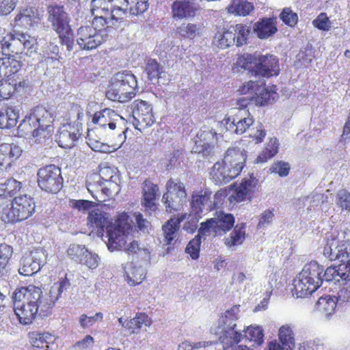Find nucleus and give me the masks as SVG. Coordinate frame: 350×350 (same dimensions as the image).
I'll return each instance as SVG.
<instances>
[{"mask_svg": "<svg viewBox=\"0 0 350 350\" xmlns=\"http://www.w3.org/2000/svg\"><path fill=\"white\" fill-rule=\"evenodd\" d=\"M12 297L15 313L24 325L37 318L48 317L56 301L50 293L43 295L42 289L33 285L16 289Z\"/></svg>", "mask_w": 350, "mask_h": 350, "instance_id": "f257e3e1", "label": "nucleus"}, {"mask_svg": "<svg viewBox=\"0 0 350 350\" xmlns=\"http://www.w3.org/2000/svg\"><path fill=\"white\" fill-rule=\"evenodd\" d=\"M88 221V224L92 228L101 231L106 227L107 247L111 251L120 250L124 247L127 234L133 223L127 213H122L118 216L114 224H109L108 214L98 209L89 213Z\"/></svg>", "mask_w": 350, "mask_h": 350, "instance_id": "f03ea898", "label": "nucleus"}, {"mask_svg": "<svg viewBox=\"0 0 350 350\" xmlns=\"http://www.w3.org/2000/svg\"><path fill=\"white\" fill-rule=\"evenodd\" d=\"M51 113L42 106L36 107L18 126V133L23 136L38 138L48 137L52 132Z\"/></svg>", "mask_w": 350, "mask_h": 350, "instance_id": "7ed1b4c3", "label": "nucleus"}, {"mask_svg": "<svg viewBox=\"0 0 350 350\" xmlns=\"http://www.w3.org/2000/svg\"><path fill=\"white\" fill-rule=\"evenodd\" d=\"M137 82L135 76L129 71L118 72L109 81L106 97L113 101L126 103L136 94Z\"/></svg>", "mask_w": 350, "mask_h": 350, "instance_id": "20e7f679", "label": "nucleus"}, {"mask_svg": "<svg viewBox=\"0 0 350 350\" xmlns=\"http://www.w3.org/2000/svg\"><path fill=\"white\" fill-rule=\"evenodd\" d=\"M243 59L244 62L240 66L252 75L269 77L278 74V62L273 55L247 54Z\"/></svg>", "mask_w": 350, "mask_h": 350, "instance_id": "39448f33", "label": "nucleus"}, {"mask_svg": "<svg viewBox=\"0 0 350 350\" xmlns=\"http://www.w3.org/2000/svg\"><path fill=\"white\" fill-rule=\"evenodd\" d=\"M48 21L59 36L61 44H72V32L69 25L68 14L63 6L50 5L47 9Z\"/></svg>", "mask_w": 350, "mask_h": 350, "instance_id": "423d86ee", "label": "nucleus"}, {"mask_svg": "<svg viewBox=\"0 0 350 350\" xmlns=\"http://www.w3.org/2000/svg\"><path fill=\"white\" fill-rule=\"evenodd\" d=\"M167 191L163 195L162 202L167 212L180 211L187 200L185 185L180 181L170 179L166 184Z\"/></svg>", "mask_w": 350, "mask_h": 350, "instance_id": "0eeeda50", "label": "nucleus"}, {"mask_svg": "<svg viewBox=\"0 0 350 350\" xmlns=\"http://www.w3.org/2000/svg\"><path fill=\"white\" fill-rule=\"evenodd\" d=\"M37 176L38 186L47 193H57L63 187L61 169L55 165H48L40 168Z\"/></svg>", "mask_w": 350, "mask_h": 350, "instance_id": "6e6552de", "label": "nucleus"}, {"mask_svg": "<svg viewBox=\"0 0 350 350\" xmlns=\"http://www.w3.org/2000/svg\"><path fill=\"white\" fill-rule=\"evenodd\" d=\"M223 123L227 131L241 135L250 129L254 120L248 109H231L228 116L224 119Z\"/></svg>", "mask_w": 350, "mask_h": 350, "instance_id": "1a4fd4ad", "label": "nucleus"}, {"mask_svg": "<svg viewBox=\"0 0 350 350\" xmlns=\"http://www.w3.org/2000/svg\"><path fill=\"white\" fill-rule=\"evenodd\" d=\"M46 258L45 251L40 247L25 252L20 260L18 273L24 276L33 275L44 265Z\"/></svg>", "mask_w": 350, "mask_h": 350, "instance_id": "9d476101", "label": "nucleus"}, {"mask_svg": "<svg viewBox=\"0 0 350 350\" xmlns=\"http://www.w3.org/2000/svg\"><path fill=\"white\" fill-rule=\"evenodd\" d=\"M92 122L105 129L108 128L110 131L115 130L118 126L122 131V133L119 134L120 138L121 139L126 138L125 132L127 129H123L122 128L124 125V119L116 113L114 110L105 108L102 111L96 112L92 118Z\"/></svg>", "mask_w": 350, "mask_h": 350, "instance_id": "9b49d317", "label": "nucleus"}, {"mask_svg": "<svg viewBox=\"0 0 350 350\" xmlns=\"http://www.w3.org/2000/svg\"><path fill=\"white\" fill-rule=\"evenodd\" d=\"M250 33L249 27L241 24H237L228 30L217 31L213 38V44H243L246 42Z\"/></svg>", "mask_w": 350, "mask_h": 350, "instance_id": "f8f14e48", "label": "nucleus"}, {"mask_svg": "<svg viewBox=\"0 0 350 350\" xmlns=\"http://www.w3.org/2000/svg\"><path fill=\"white\" fill-rule=\"evenodd\" d=\"M35 210L33 199L26 194L20 195L12 199V224L29 218Z\"/></svg>", "mask_w": 350, "mask_h": 350, "instance_id": "ddd939ff", "label": "nucleus"}, {"mask_svg": "<svg viewBox=\"0 0 350 350\" xmlns=\"http://www.w3.org/2000/svg\"><path fill=\"white\" fill-rule=\"evenodd\" d=\"M133 117V124L139 130L151 126L155 121L151 105L144 100L134 102Z\"/></svg>", "mask_w": 350, "mask_h": 350, "instance_id": "4468645a", "label": "nucleus"}, {"mask_svg": "<svg viewBox=\"0 0 350 350\" xmlns=\"http://www.w3.org/2000/svg\"><path fill=\"white\" fill-rule=\"evenodd\" d=\"M217 135V133L213 129L204 128L200 130L191 152L202 154L203 157L211 156L214 152Z\"/></svg>", "mask_w": 350, "mask_h": 350, "instance_id": "2eb2a0df", "label": "nucleus"}, {"mask_svg": "<svg viewBox=\"0 0 350 350\" xmlns=\"http://www.w3.org/2000/svg\"><path fill=\"white\" fill-rule=\"evenodd\" d=\"M191 213L196 218L213 210L212 205V191L208 189L193 193L190 202Z\"/></svg>", "mask_w": 350, "mask_h": 350, "instance_id": "dca6fc26", "label": "nucleus"}, {"mask_svg": "<svg viewBox=\"0 0 350 350\" xmlns=\"http://www.w3.org/2000/svg\"><path fill=\"white\" fill-rule=\"evenodd\" d=\"M99 185L100 190L107 196H111L113 194H116L120 191V186L118 182L120 178L116 174H113V170L110 167H105L100 170Z\"/></svg>", "mask_w": 350, "mask_h": 350, "instance_id": "f3484780", "label": "nucleus"}, {"mask_svg": "<svg viewBox=\"0 0 350 350\" xmlns=\"http://www.w3.org/2000/svg\"><path fill=\"white\" fill-rule=\"evenodd\" d=\"M22 153L21 148L15 144L3 143L0 144V168L7 170Z\"/></svg>", "mask_w": 350, "mask_h": 350, "instance_id": "a211bd4d", "label": "nucleus"}, {"mask_svg": "<svg viewBox=\"0 0 350 350\" xmlns=\"http://www.w3.org/2000/svg\"><path fill=\"white\" fill-rule=\"evenodd\" d=\"M237 170H231L229 165H226L224 160L216 162L210 172L212 180L217 185L226 184L237 176Z\"/></svg>", "mask_w": 350, "mask_h": 350, "instance_id": "6ab92c4d", "label": "nucleus"}, {"mask_svg": "<svg viewBox=\"0 0 350 350\" xmlns=\"http://www.w3.org/2000/svg\"><path fill=\"white\" fill-rule=\"evenodd\" d=\"M215 334L219 335V340L223 345L224 349L234 347V345L239 342L243 336L241 330L237 329L236 327L218 326V331Z\"/></svg>", "mask_w": 350, "mask_h": 350, "instance_id": "aec40b11", "label": "nucleus"}, {"mask_svg": "<svg viewBox=\"0 0 350 350\" xmlns=\"http://www.w3.org/2000/svg\"><path fill=\"white\" fill-rule=\"evenodd\" d=\"M198 9L196 0H178L174 1L172 5L174 17L178 18L193 16Z\"/></svg>", "mask_w": 350, "mask_h": 350, "instance_id": "412c9836", "label": "nucleus"}, {"mask_svg": "<svg viewBox=\"0 0 350 350\" xmlns=\"http://www.w3.org/2000/svg\"><path fill=\"white\" fill-rule=\"evenodd\" d=\"M247 156L245 152L240 148H230L225 154L224 163L229 165L231 170H237V176L240 174L244 167Z\"/></svg>", "mask_w": 350, "mask_h": 350, "instance_id": "4be33fe9", "label": "nucleus"}, {"mask_svg": "<svg viewBox=\"0 0 350 350\" xmlns=\"http://www.w3.org/2000/svg\"><path fill=\"white\" fill-rule=\"evenodd\" d=\"M159 187L149 180H146L142 183L143 198L142 204L144 206L150 211H154L157 208L156 200L159 196Z\"/></svg>", "mask_w": 350, "mask_h": 350, "instance_id": "5701e85b", "label": "nucleus"}, {"mask_svg": "<svg viewBox=\"0 0 350 350\" xmlns=\"http://www.w3.org/2000/svg\"><path fill=\"white\" fill-rule=\"evenodd\" d=\"M258 180L254 177H250L248 179H244L236 188L234 193L230 197L237 202L244 201L251 198V195L254 192L257 185Z\"/></svg>", "mask_w": 350, "mask_h": 350, "instance_id": "b1692460", "label": "nucleus"}, {"mask_svg": "<svg viewBox=\"0 0 350 350\" xmlns=\"http://www.w3.org/2000/svg\"><path fill=\"white\" fill-rule=\"evenodd\" d=\"M323 271L324 269L323 266L319 265L317 262H310L304 265L299 274L304 278V280L306 278L311 283L317 284L318 288L323 282L322 278Z\"/></svg>", "mask_w": 350, "mask_h": 350, "instance_id": "393cba45", "label": "nucleus"}, {"mask_svg": "<svg viewBox=\"0 0 350 350\" xmlns=\"http://www.w3.org/2000/svg\"><path fill=\"white\" fill-rule=\"evenodd\" d=\"M254 32L260 39L272 36L277 31L276 18H264L254 25Z\"/></svg>", "mask_w": 350, "mask_h": 350, "instance_id": "a878e982", "label": "nucleus"}, {"mask_svg": "<svg viewBox=\"0 0 350 350\" xmlns=\"http://www.w3.org/2000/svg\"><path fill=\"white\" fill-rule=\"evenodd\" d=\"M80 133L70 125H64L59 130L58 134L56 135V141L59 146L64 148H70L75 145V142L77 140Z\"/></svg>", "mask_w": 350, "mask_h": 350, "instance_id": "bb28decb", "label": "nucleus"}, {"mask_svg": "<svg viewBox=\"0 0 350 350\" xmlns=\"http://www.w3.org/2000/svg\"><path fill=\"white\" fill-rule=\"evenodd\" d=\"M21 68L20 62L14 58L2 57L0 59V81L5 79L12 80L11 77Z\"/></svg>", "mask_w": 350, "mask_h": 350, "instance_id": "cd10ccee", "label": "nucleus"}, {"mask_svg": "<svg viewBox=\"0 0 350 350\" xmlns=\"http://www.w3.org/2000/svg\"><path fill=\"white\" fill-rule=\"evenodd\" d=\"M301 277V274H299V276L297 279L294 280L293 286L294 288L292 290L293 295H295L297 297H305L309 295H311L317 289V284H314V283H311L306 278Z\"/></svg>", "mask_w": 350, "mask_h": 350, "instance_id": "c85d7f7f", "label": "nucleus"}, {"mask_svg": "<svg viewBox=\"0 0 350 350\" xmlns=\"http://www.w3.org/2000/svg\"><path fill=\"white\" fill-rule=\"evenodd\" d=\"M17 25L26 28L33 27L39 23L38 10L34 8L23 9L15 18Z\"/></svg>", "mask_w": 350, "mask_h": 350, "instance_id": "c756f323", "label": "nucleus"}, {"mask_svg": "<svg viewBox=\"0 0 350 350\" xmlns=\"http://www.w3.org/2000/svg\"><path fill=\"white\" fill-rule=\"evenodd\" d=\"M2 29L0 27V33ZM12 42H18L21 44H36L37 39L35 36L16 30L8 33L1 38L0 37V44H11Z\"/></svg>", "mask_w": 350, "mask_h": 350, "instance_id": "7c9ffc66", "label": "nucleus"}, {"mask_svg": "<svg viewBox=\"0 0 350 350\" xmlns=\"http://www.w3.org/2000/svg\"><path fill=\"white\" fill-rule=\"evenodd\" d=\"M214 219H215L216 230L218 234H225L234 227L235 219L231 213L220 211L216 212Z\"/></svg>", "mask_w": 350, "mask_h": 350, "instance_id": "2f4dec72", "label": "nucleus"}, {"mask_svg": "<svg viewBox=\"0 0 350 350\" xmlns=\"http://www.w3.org/2000/svg\"><path fill=\"white\" fill-rule=\"evenodd\" d=\"M125 269L127 282L131 286L142 283L146 277V270L141 265L135 266L133 262H131L126 265Z\"/></svg>", "mask_w": 350, "mask_h": 350, "instance_id": "473e14b6", "label": "nucleus"}, {"mask_svg": "<svg viewBox=\"0 0 350 350\" xmlns=\"http://www.w3.org/2000/svg\"><path fill=\"white\" fill-rule=\"evenodd\" d=\"M0 83V100L10 98L14 92H21L26 85L25 81L17 83L15 79H5Z\"/></svg>", "mask_w": 350, "mask_h": 350, "instance_id": "72a5a7b5", "label": "nucleus"}, {"mask_svg": "<svg viewBox=\"0 0 350 350\" xmlns=\"http://www.w3.org/2000/svg\"><path fill=\"white\" fill-rule=\"evenodd\" d=\"M341 240L338 237L329 234L326 238L323 247V255L331 261L338 260Z\"/></svg>", "mask_w": 350, "mask_h": 350, "instance_id": "f704fd0d", "label": "nucleus"}, {"mask_svg": "<svg viewBox=\"0 0 350 350\" xmlns=\"http://www.w3.org/2000/svg\"><path fill=\"white\" fill-rule=\"evenodd\" d=\"M113 3V7L117 8L119 11L126 10L129 5V0H92L91 5L94 6V10L102 8V11L107 12L111 9V3Z\"/></svg>", "mask_w": 350, "mask_h": 350, "instance_id": "c9c22d12", "label": "nucleus"}, {"mask_svg": "<svg viewBox=\"0 0 350 350\" xmlns=\"http://www.w3.org/2000/svg\"><path fill=\"white\" fill-rule=\"evenodd\" d=\"M245 224L244 223L238 224L234 227L233 230L231 232L228 237L224 239L225 244L230 247L232 246L241 245L245 240Z\"/></svg>", "mask_w": 350, "mask_h": 350, "instance_id": "e433bc0d", "label": "nucleus"}, {"mask_svg": "<svg viewBox=\"0 0 350 350\" xmlns=\"http://www.w3.org/2000/svg\"><path fill=\"white\" fill-rule=\"evenodd\" d=\"M253 10L252 3L247 0H232L228 7L229 13L243 16L249 15Z\"/></svg>", "mask_w": 350, "mask_h": 350, "instance_id": "4c0bfd02", "label": "nucleus"}, {"mask_svg": "<svg viewBox=\"0 0 350 350\" xmlns=\"http://www.w3.org/2000/svg\"><path fill=\"white\" fill-rule=\"evenodd\" d=\"M22 183L13 178L7 179L4 183H0V194H5L8 198L14 199V196L21 192Z\"/></svg>", "mask_w": 350, "mask_h": 350, "instance_id": "58836bf2", "label": "nucleus"}, {"mask_svg": "<svg viewBox=\"0 0 350 350\" xmlns=\"http://www.w3.org/2000/svg\"><path fill=\"white\" fill-rule=\"evenodd\" d=\"M29 338L32 345L36 348L47 350L49 344L54 341L53 336L49 333L31 332Z\"/></svg>", "mask_w": 350, "mask_h": 350, "instance_id": "ea45409f", "label": "nucleus"}, {"mask_svg": "<svg viewBox=\"0 0 350 350\" xmlns=\"http://www.w3.org/2000/svg\"><path fill=\"white\" fill-rule=\"evenodd\" d=\"M12 199L0 194V218L4 223H12Z\"/></svg>", "mask_w": 350, "mask_h": 350, "instance_id": "a19ab883", "label": "nucleus"}, {"mask_svg": "<svg viewBox=\"0 0 350 350\" xmlns=\"http://www.w3.org/2000/svg\"><path fill=\"white\" fill-rule=\"evenodd\" d=\"M336 305V300L333 297H321L317 303V308L323 313L327 319H329L334 312Z\"/></svg>", "mask_w": 350, "mask_h": 350, "instance_id": "79ce46f5", "label": "nucleus"}, {"mask_svg": "<svg viewBox=\"0 0 350 350\" xmlns=\"http://www.w3.org/2000/svg\"><path fill=\"white\" fill-rule=\"evenodd\" d=\"M279 143L276 138H271L265 150L258 155L256 161L265 163L273 157L278 152Z\"/></svg>", "mask_w": 350, "mask_h": 350, "instance_id": "37998d69", "label": "nucleus"}, {"mask_svg": "<svg viewBox=\"0 0 350 350\" xmlns=\"http://www.w3.org/2000/svg\"><path fill=\"white\" fill-rule=\"evenodd\" d=\"M145 72L150 81H157L163 72V67L157 61L150 58L146 61Z\"/></svg>", "mask_w": 350, "mask_h": 350, "instance_id": "c03bdc74", "label": "nucleus"}, {"mask_svg": "<svg viewBox=\"0 0 350 350\" xmlns=\"http://www.w3.org/2000/svg\"><path fill=\"white\" fill-rule=\"evenodd\" d=\"M151 320L145 313H138L136 316L128 321L126 324L122 323V327H124L129 329H142L144 326L145 327H149L151 325Z\"/></svg>", "mask_w": 350, "mask_h": 350, "instance_id": "a18cd8bd", "label": "nucleus"}, {"mask_svg": "<svg viewBox=\"0 0 350 350\" xmlns=\"http://www.w3.org/2000/svg\"><path fill=\"white\" fill-rule=\"evenodd\" d=\"M240 306H234L230 310L226 311L219 320V326L237 327L234 323L239 318Z\"/></svg>", "mask_w": 350, "mask_h": 350, "instance_id": "49530a36", "label": "nucleus"}, {"mask_svg": "<svg viewBox=\"0 0 350 350\" xmlns=\"http://www.w3.org/2000/svg\"><path fill=\"white\" fill-rule=\"evenodd\" d=\"M13 253L12 247L7 244H0V277L8 273L7 265Z\"/></svg>", "mask_w": 350, "mask_h": 350, "instance_id": "de8ad7c7", "label": "nucleus"}, {"mask_svg": "<svg viewBox=\"0 0 350 350\" xmlns=\"http://www.w3.org/2000/svg\"><path fill=\"white\" fill-rule=\"evenodd\" d=\"M279 338L284 349H292L295 346L293 332L290 326L282 325L279 330Z\"/></svg>", "mask_w": 350, "mask_h": 350, "instance_id": "09e8293b", "label": "nucleus"}, {"mask_svg": "<svg viewBox=\"0 0 350 350\" xmlns=\"http://www.w3.org/2000/svg\"><path fill=\"white\" fill-rule=\"evenodd\" d=\"M81 37L79 38L84 44H100V40H98L99 35L96 33V29L90 27H81L78 33Z\"/></svg>", "mask_w": 350, "mask_h": 350, "instance_id": "8fccbe9b", "label": "nucleus"}, {"mask_svg": "<svg viewBox=\"0 0 350 350\" xmlns=\"http://www.w3.org/2000/svg\"><path fill=\"white\" fill-rule=\"evenodd\" d=\"M163 232V242L166 245L172 244V242L176 237L177 232L179 230L172 220L169 219L162 227Z\"/></svg>", "mask_w": 350, "mask_h": 350, "instance_id": "3c124183", "label": "nucleus"}, {"mask_svg": "<svg viewBox=\"0 0 350 350\" xmlns=\"http://www.w3.org/2000/svg\"><path fill=\"white\" fill-rule=\"evenodd\" d=\"M200 28L195 24L183 23L176 29V33L181 38H194L199 33Z\"/></svg>", "mask_w": 350, "mask_h": 350, "instance_id": "603ef678", "label": "nucleus"}, {"mask_svg": "<svg viewBox=\"0 0 350 350\" xmlns=\"http://www.w3.org/2000/svg\"><path fill=\"white\" fill-rule=\"evenodd\" d=\"M88 249L84 245L72 244L69 246L67 254L71 260L81 263Z\"/></svg>", "mask_w": 350, "mask_h": 350, "instance_id": "864d4df0", "label": "nucleus"}, {"mask_svg": "<svg viewBox=\"0 0 350 350\" xmlns=\"http://www.w3.org/2000/svg\"><path fill=\"white\" fill-rule=\"evenodd\" d=\"M95 8L92 5L91 11L92 13V15L94 16V18L92 21L93 25H96V27H99L98 24L100 25V27H104L105 24L107 23V16L111 15V19L115 18L114 15L113 14V12L114 10H111V13H109V10L107 12L102 11V8H97L98 10H94Z\"/></svg>", "mask_w": 350, "mask_h": 350, "instance_id": "5fc2aeb1", "label": "nucleus"}, {"mask_svg": "<svg viewBox=\"0 0 350 350\" xmlns=\"http://www.w3.org/2000/svg\"><path fill=\"white\" fill-rule=\"evenodd\" d=\"M200 245L201 237L196 235L189 242L185 248V252L189 254L193 259H197L199 257Z\"/></svg>", "mask_w": 350, "mask_h": 350, "instance_id": "6e6d98bb", "label": "nucleus"}, {"mask_svg": "<svg viewBox=\"0 0 350 350\" xmlns=\"http://www.w3.org/2000/svg\"><path fill=\"white\" fill-rule=\"evenodd\" d=\"M212 232L218 234L216 230L215 219L214 217L201 223L197 236H209Z\"/></svg>", "mask_w": 350, "mask_h": 350, "instance_id": "4d7b16f0", "label": "nucleus"}, {"mask_svg": "<svg viewBox=\"0 0 350 350\" xmlns=\"http://www.w3.org/2000/svg\"><path fill=\"white\" fill-rule=\"evenodd\" d=\"M262 83L263 82H261V85L257 84L254 93L255 104H259L260 105L267 103L270 96L269 92L262 86Z\"/></svg>", "mask_w": 350, "mask_h": 350, "instance_id": "13d9d810", "label": "nucleus"}, {"mask_svg": "<svg viewBox=\"0 0 350 350\" xmlns=\"http://www.w3.org/2000/svg\"><path fill=\"white\" fill-rule=\"evenodd\" d=\"M280 18L286 25L291 27H294L298 20L297 14L290 8H284L280 14Z\"/></svg>", "mask_w": 350, "mask_h": 350, "instance_id": "bf43d9fd", "label": "nucleus"}, {"mask_svg": "<svg viewBox=\"0 0 350 350\" xmlns=\"http://www.w3.org/2000/svg\"><path fill=\"white\" fill-rule=\"evenodd\" d=\"M269 170L272 173L278 174L280 176H287L290 171V165L288 163L283 161H278L274 162Z\"/></svg>", "mask_w": 350, "mask_h": 350, "instance_id": "052dcab7", "label": "nucleus"}, {"mask_svg": "<svg viewBox=\"0 0 350 350\" xmlns=\"http://www.w3.org/2000/svg\"><path fill=\"white\" fill-rule=\"evenodd\" d=\"M131 3H133L135 5L130 7V13L135 16L143 14L149 6L148 0H129V4Z\"/></svg>", "mask_w": 350, "mask_h": 350, "instance_id": "680f3d73", "label": "nucleus"}, {"mask_svg": "<svg viewBox=\"0 0 350 350\" xmlns=\"http://www.w3.org/2000/svg\"><path fill=\"white\" fill-rule=\"evenodd\" d=\"M336 204L342 209L350 211V192L345 189L338 191L336 196Z\"/></svg>", "mask_w": 350, "mask_h": 350, "instance_id": "e2e57ef3", "label": "nucleus"}, {"mask_svg": "<svg viewBox=\"0 0 350 350\" xmlns=\"http://www.w3.org/2000/svg\"><path fill=\"white\" fill-rule=\"evenodd\" d=\"M70 286V283L67 278H64L59 284H54L49 291L51 296H53L55 300L57 301L61 293L64 290H67Z\"/></svg>", "mask_w": 350, "mask_h": 350, "instance_id": "0e129e2a", "label": "nucleus"}, {"mask_svg": "<svg viewBox=\"0 0 350 350\" xmlns=\"http://www.w3.org/2000/svg\"><path fill=\"white\" fill-rule=\"evenodd\" d=\"M99 260L100 258L96 254H93L88 250L81 264L87 266L90 269H94L98 266Z\"/></svg>", "mask_w": 350, "mask_h": 350, "instance_id": "69168bd1", "label": "nucleus"}, {"mask_svg": "<svg viewBox=\"0 0 350 350\" xmlns=\"http://www.w3.org/2000/svg\"><path fill=\"white\" fill-rule=\"evenodd\" d=\"M314 26L319 29L327 31L331 27V23L326 14H320L312 22Z\"/></svg>", "mask_w": 350, "mask_h": 350, "instance_id": "338daca9", "label": "nucleus"}, {"mask_svg": "<svg viewBox=\"0 0 350 350\" xmlns=\"http://www.w3.org/2000/svg\"><path fill=\"white\" fill-rule=\"evenodd\" d=\"M103 314L101 312H97L94 316L88 317L86 314H82L79 319V323L83 328L92 325L98 319L101 320Z\"/></svg>", "mask_w": 350, "mask_h": 350, "instance_id": "774afa93", "label": "nucleus"}]
</instances>
